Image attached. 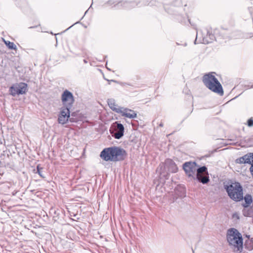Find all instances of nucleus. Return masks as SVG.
Here are the masks:
<instances>
[{
	"mask_svg": "<svg viewBox=\"0 0 253 253\" xmlns=\"http://www.w3.org/2000/svg\"><path fill=\"white\" fill-rule=\"evenodd\" d=\"M127 153L124 149L117 146H113L104 149L101 152L100 156L106 161H121L125 159Z\"/></svg>",
	"mask_w": 253,
	"mask_h": 253,
	"instance_id": "obj_1",
	"label": "nucleus"
},
{
	"mask_svg": "<svg viewBox=\"0 0 253 253\" xmlns=\"http://www.w3.org/2000/svg\"><path fill=\"white\" fill-rule=\"evenodd\" d=\"M226 239L230 248L234 252H242L243 250V239L238 230L232 228L227 230Z\"/></svg>",
	"mask_w": 253,
	"mask_h": 253,
	"instance_id": "obj_2",
	"label": "nucleus"
},
{
	"mask_svg": "<svg viewBox=\"0 0 253 253\" xmlns=\"http://www.w3.org/2000/svg\"><path fill=\"white\" fill-rule=\"evenodd\" d=\"M212 74L213 73H211L205 75L203 78V82L210 90L222 96L224 94L222 86Z\"/></svg>",
	"mask_w": 253,
	"mask_h": 253,
	"instance_id": "obj_3",
	"label": "nucleus"
},
{
	"mask_svg": "<svg viewBox=\"0 0 253 253\" xmlns=\"http://www.w3.org/2000/svg\"><path fill=\"white\" fill-rule=\"evenodd\" d=\"M224 188L232 200L239 202L243 199V188L239 182H231L224 185Z\"/></svg>",
	"mask_w": 253,
	"mask_h": 253,
	"instance_id": "obj_4",
	"label": "nucleus"
},
{
	"mask_svg": "<svg viewBox=\"0 0 253 253\" xmlns=\"http://www.w3.org/2000/svg\"><path fill=\"white\" fill-rule=\"evenodd\" d=\"M178 171V168L174 162L170 159H167L164 163L161 164L157 169V172L159 173L160 178L163 177L168 179L169 177L168 172L176 173Z\"/></svg>",
	"mask_w": 253,
	"mask_h": 253,
	"instance_id": "obj_5",
	"label": "nucleus"
},
{
	"mask_svg": "<svg viewBox=\"0 0 253 253\" xmlns=\"http://www.w3.org/2000/svg\"><path fill=\"white\" fill-rule=\"evenodd\" d=\"M124 126L122 124L115 122L111 125L109 130L113 137L119 139L124 136Z\"/></svg>",
	"mask_w": 253,
	"mask_h": 253,
	"instance_id": "obj_6",
	"label": "nucleus"
},
{
	"mask_svg": "<svg viewBox=\"0 0 253 253\" xmlns=\"http://www.w3.org/2000/svg\"><path fill=\"white\" fill-rule=\"evenodd\" d=\"M61 101L63 107L71 109L75 102L73 93L67 89L64 90L61 95Z\"/></svg>",
	"mask_w": 253,
	"mask_h": 253,
	"instance_id": "obj_7",
	"label": "nucleus"
},
{
	"mask_svg": "<svg viewBox=\"0 0 253 253\" xmlns=\"http://www.w3.org/2000/svg\"><path fill=\"white\" fill-rule=\"evenodd\" d=\"M27 91V84L24 83L16 84L9 88L10 93L13 96L25 94Z\"/></svg>",
	"mask_w": 253,
	"mask_h": 253,
	"instance_id": "obj_8",
	"label": "nucleus"
},
{
	"mask_svg": "<svg viewBox=\"0 0 253 253\" xmlns=\"http://www.w3.org/2000/svg\"><path fill=\"white\" fill-rule=\"evenodd\" d=\"M197 164L195 162H187L183 164V169L189 177H193L196 171Z\"/></svg>",
	"mask_w": 253,
	"mask_h": 253,
	"instance_id": "obj_9",
	"label": "nucleus"
},
{
	"mask_svg": "<svg viewBox=\"0 0 253 253\" xmlns=\"http://www.w3.org/2000/svg\"><path fill=\"white\" fill-rule=\"evenodd\" d=\"M71 109L62 107L58 116V122L62 125L65 124L70 117V110Z\"/></svg>",
	"mask_w": 253,
	"mask_h": 253,
	"instance_id": "obj_10",
	"label": "nucleus"
},
{
	"mask_svg": "<svg viewBox=\"0 0 253 253\" xmlns=\"http://www.w3.org/2000/svg\"><path fill=\"white\" fill-rule=\"evenodd\" d=\"M107 4L110 5H113L114 7H117L118 8L123 7L126 8H129L134 6V3H130L127 1H114L113 0H109L107 2Z\"/></svg>",
	"mask_w": 253,
	"mask_h": 253,
	"instance_id": "obj_11",
	"label": "nucleus"
},
{
	"mask_svg": "<svg viewBox=\"0 0 253 253\" xmlns=\"http://www.w3.org/2000/svg\"><path fill=\"white\" fill-rule=\"evenodd\" d=\"M199 36V34L198 33V31H197L196 38L194 41V43L195 44L199 42H201L204 44H208L211 42L214 39V35L211 34L209 31H207L206 36L203 37L202 40H200L199 42H197V40Z\"/></svg>",
	"mask_w": 253,
	"mask_h": 253,
	"instance_id": "obj_12",
	"label": "nucleus"
},
{
	"mask_svg": "<svg viewBox=\"0 0 253 253\" xmlns=\"http://www.w3.org/2000/svg\"><path fill=\"white\" fill-rule=\"evenodd\" d=\"M119 114H121L122 116L129 119H134L137 117V114L134 111L124 107H122Z\"/></svg>",
	"mask_w": 253,
	"mask_h": 253,
	"instance_id": "obj_13",
	"label": "nucleus"
},
{
	"mask_svg": "<svg viewBox=\"0 0 253 253\" xmlns=\"http://www.w3.org/2000/svg\"><path fill=\"white\" fill-rule=\"evenodd\" d=\"M107 103L109 107L112 110L119 114L120 112H121V110L122 109V107L119 106L117 104H116L115 103V101L114 99H108L107 100Z\"/></svg>",
	"mask_w": 253,
	"mask_h": 253,
	"instance_id": "obj_14",
	"label": "nucleus"
},
{
	"mask_svg": "<svg viewBox=\"0 0 253 253\" xmlns=\"http://www.w3.org/2000/svg\"><path fill=\"white\" fill-rule=\"evenodd\" d=\"M196 179L202 183L205 184L208 183L209 181V173L202 174L199 175H196Z\"/></svg>",
	"mask_w": 253,
	"mask_h": 253,
	"instance_id": "obj_15",
	"label": "nucleus"
},
{
	"mask_svg": "<svg viewBox=\"0 0 253 253\" xmlns=\"http://www.w3.org/2000/svg\"><path fill=\"white\" fill-rule=\"evenodd\" d=\"M196 175H199L202 174H207V173H208V169L206 167L203 166L202 167H200L199 168L197 169V167H196Z\"/></svg>",
	"mask_w": 253,
	"mask_h": 253,
	"instance_id": "obj_16",
	"label": "nucleus"
},
{
	"mask_svg": "<svg viewBox=\"0 0 253 253\" xmlns=\"http://www.w3.org/2000/svg\"><path fill=\"white\" fill-rule=\"evenodd\" d=\"M245 204L243 205L244 207H248L253 202V199L251 195L247 194L244 197Z\"/></svg>",
	"mask_w": 253,
	"mask_h": 253,
	"instance_id": "obj_17",
	"label": "nucleus"
},
{
	"mask_svg": "<svg viewBox=\"0 0 253 253\" xmlns=\"http://www.w3.org/2000/svg\"><path fill=\"white\" fill-rule=\"evenodd\" d=\"M3 41L4 42V43L6 44V45L8 47V48H9L10 49H14V50L16 49V46L13 42H10V41H6L3 39Z\"/></svg>",
	"mask_w": 253,
	"mask_h": 253,
	"instance_id": "obj_18",
	"label": "nucleus"
},
{
	"mask_svg": "<svg viewBox=\"0 0 253 253\" xmlns=\"http://www.w3.org/2000/svg\"><path fill=\"white\" fill-rule=\"evenodd\" d=\"M246 164H253V153L245 155Z\"/></svg>",
	"mask_w": 253,
	"mask_h": 253,
	"instance_id": "obj_19",
	"label": "nucleus"
},
{
	"mask_svg": "<svg viewBox=\"0 0 253 253\" xmlns=\"http://www.w3.org/2000/svg\"><path fill=\"white\" fill-rule=\"evenodd\" d=\"M246 158V157H245V155H244L243 157H241L235 160V162L237 164H246V160H245Z\"/></svg>",
	"mask_w": 253,
	"mask_h": 253,
	"instance_id": "obj_20",
	"label": "nucleus"
},
{
	"mask_svg": "<svg viewBox=\"0 0 253 253\" xmlns=\"http://www.w3.org/2000/svg\"><path fill=\"white\" fill-rule=\"evenodd\" d=\"M37 172L40 175V176L42 178H44V176L43 175L42 171V168H40L39 166H38L37 167Z\"/></svg>",
	"mask_w": 253,
	"mask_h": 253,
	"instance_id": "obj_21",
	"label": "nucleus"
},
{
	"mask_svg": "<svg viewBox=\"0 0 253 253\" xmlns=\"http://www.w3.org/2000/svg\"><path fill=\"white\" fill-rule=\"evenodd\" d=\"M232 218L233 219H239L240 218V216H239V214L238 213H237V212H235L232 215Z\"/></svg>",
	"mask_w": 253,
	"mask_h": 253,
	"instance_id": "obj_22",
	"label": "nucleus"
},
{
	"mask_svg": "<svg viewBox=\"0 0 253 253\" xmlns=\"http://www.w3.org/2000/svg\"><path fill=\"white\" fill-rule=\"evenodd\" d=\"M248 125L249 126L251 127L253 126V118H250L248 121Z\"/></svg>",
	"mask_w": 253,
	"mask_h": 253,
	"instance_id": "obj_23",
	"label": "nucleus"
},
{
	"mask_svg": "<svg viewBox=\"0 0 253 253\" xmlns=\"http://www.w3.org/2000/svg\"><path fill=\"white\" fill-rule=\"evenodd\" d=\"M250 171L252 174L253 175V165H252L250 168Z\"/></svg>",
	"mask_w": 253,
	"mask_h": 253,
	"instance_id": "obj_24",
	"label": "nucleus"
},
{
	"mask_svg": "<svg viewBox=\"0 0 253 253\" xmlns=\"http://www.w3.org/2000/svg\"><path fill=\"white\" fill-rule=\"evenodd\" d=\"M84 63H87V60H86V59H84Z\"/></svg>",
	"mask_w": 253,
	"mask_h": 253,
	"instance_id": "obj_25",
	"label": "nucleus"
},
{
	"mask_svg": "<svg viewBox=\"0 0 253 253\" xmlns=\"http://www.w3.org/2000/svg\"><path fill=\"white\" fill-rule=\"evenodd\" d=\"M160 126H163V123H161L159 125Z\"/></svg>",
	"mask_w": 253,
	"mask_h": 253,
	"instance_id": "obj_26",
	"label": "nucleus"
},
{
	"mask_svg": "<svg viewBox=\"0 0 253 253\" xmlns=\"http://www.w3.org/2000/svg\"><path fill=\"white\" fill-rule=\"evenodd\" d=\"M251 88H253V85H251Z\"/></svg>",
	"mask_w": 253,
	"mask_h": 253,
	"instance_id": "obj_27",
	"label": "nucleus"
},
{
	"mask_svg": "<svg viewBox=\"0 0 253 253\" xmlns=\"http://www.w3.org/2000/svg\"><path fill=\"white\" fill-rule=\"evenodd\" d=\"M72 26H73V25H72V26H70V27L69 28L72 27Z\"/></svg>",
	"mask_w": 253,
	"mask_h": 253,
	"instance_id": "obj_28",
	"label": "nucleus"
},
{
	"mask_svg": "<svg viewBox=\"0 0 253 253\" xmlns=\"http://www.w3.org/2000/svg\"><path fill=\"white\" fill-rule=\"evenodd\" d=\"M72 26H73V25H72V26H70V27L69 28L72 27Z\"/></svg>",
	"mask_w": 253,
	"mask_h": 253,
	"instance_id": "obj_29",
	"label": "nucleus"
},
{
	"mask_svg": "<svg viewBox=\"0 0 253 253\" xmlns=\"http://www.w3.org/2000/svg\"><path fill=\"white\" fill-rule=\"evenodd\" d=\"M34 27H31L30 28H33Z\"/></svg>",
	"mask_w": 253,
	"mask_h": 253,
	"instance_id": "obj_30",
	"label": "nucleus"
},
{
	"mask_svg": "<svg viewBox=\"0 0 253 253\" xmlns=\"http://www.w3.org/2000/svg\"><path fill=\"white\" fill-rule=\"evenodd\" d=\"M188 21H189V22L190 23V20H189V19H188Z\"/></svg>",
	"mask_w": 253,
	"mask_h": 253,
	"instance_id": "obj_31",
	"label": "nucleus"
}]
</instances>
